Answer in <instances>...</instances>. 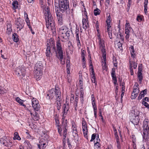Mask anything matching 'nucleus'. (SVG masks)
Segmentation results:
<instances>
[{
  "label": "nucleus",
  "mask_w": 149,
  "mask_h": 149,
  "mask_svg": "<svg viewBox=\"0 0 149 149\" xmlns=\"http://www.w3.org/2000/svg\"><path fill=\"white\" fill-rule=\"evenodd\" d=\"M53 47V49L56 52V56L61 61L63 58V55L60 41L58 40L56 42V49H55V44L54 41H50V40L47 41L46 54L47 57L49 56L51 53L50 47Z\"/></svg>",
  "instance_id": "1"
},
{
  "label": "nucleus",
  "mask_w": 149,
  "mask_h": 149,
  "mask_svg": "<svg viewBox=\"0 0 149 149\" xmlns=\"http://www.w3.org/2000/svg\"><path fill=\"white\" fill-rule=\"evenodd\" d=\"M45 13L46 21V27L49 29L52 30L55 27V23L53 17L52 16L49 10V8L47 7L45 9Z\"/></svg>",
  "instance_id": "2"
},
{
  "label": "nucleus",
  "mask_w": 149,
  "mask_h": 149,
  "mask_svg": "<svg viewBox=\"0 0 149 149\" xmlns=\"http://www.w3.org/2000/svg\"><path fill=\"white\" fill-rule=\"evenodd\" d=\"M58 6L60 11L62 13H70L69 2L68 0H58Z\"/></svg>",
  "instance_id": "3"
},
{
  "label": "nucleus",
  "mask_w": 149,
  "mask_h": 149,
  "mask_svg": "<svg viewBox=\"0 0 149 149\" xmlns=\"http://www.w3.org/2000/svg\"><path fill=\"white\" fill-rule=\"evenodd\" d=\"M47 96L49 97V98L52 99L54 98H55L56 100L58 101L61 99V93L60 90L55 88H52L49 91V93L47 94Z\"/></svg>",
  "instance_id": "4"
},
{
  "label": "nucleus",
  "mask_w": 149,
  "mask_h": 149,
  "mask_svg": "<svg viewBox=\"0 0 149 149\" xmlns=\"http://www.w3.org/2000/svg\"><path fill=\"white\" fill-rule=\"evenodd\" d=\"M143 139L148 140L149 139V120L148 119H145L144 120L143 122Z\"/></svg>",
  "instance_id": "5"
},
{
  "label": "nucleus",
  "mask_w": 149,
  "mask_h": 149,
  "mask_svg": "<svg viewBox=\"0 0 149 149\" xmlns=\"http://www.w3.org/2000/svg\"><path fill=\"white\" fill-rule=\"evenodd\" d=\"M59 32L63 38L67 39L70 36V31L65 26H63L59 29Z\"/></svg>",
  "instance_id": "6"
},
{
  "label": "nucleus",
  "mask_w": 149,
  "mask_h": 149,
  "mask_svg": "<svg viewBox=\"0 0 149 149\" xmlns=\"http://www.w3.org/2000/svg\"><path fill=\"white\" fill-rule=\"evenodd\" d=\"M26 70L25 67L23 65L19 66L16 68L15 73L18 77H23L25 74Z\"/></svg>",
  "instance_id": "7"
},
{
  "label": "nucleus",
  "mask_w": 149,
  "mask_h": 149,
  "mask_svg": "<svg viewBox=\"0 0 149 149\" xmlns=\"http://www.w3.org/2000/svg\"><path fill=\"white\" fill-rule=\"evenodd\" d=\"M15 24L17 29H18L17 31L18 32L21 30L24 26V21L22 19L20 18H17L15 22Z\"/></svg>",
  "instance_id": "8"
},
{
  "label": "nucleus",
  "mask_w": 149,
  "mask_h": 149,
  "mask_svg": "<svg viewBox=\"0 0 149 149\" xmlns=\"http://www.w3.org/2000/svg\"><path fill=\"white\" fill-rule=\"evenodd\" d=\"M99 39V44L100 48L103 53V58L104 59H105L106 58V53L104 42L103 40H101L100 38Z\"/></svg>",
  "instance_id": "9"
},
{
  "label": "nucleus",
  "mask_w": 149,
  "mask_h": 149,
  "mask_svg": "<svg viewBox=\"0 0 149 149\" xmlns=\"http://www.w3.org/2000/svg\"><path fill=\"white\" fill-rule=\"evenodd\" d=\"M32 105L35 111H38L40 108V106L38 100L36 98H33L32 100Z\"/></svg>",
  "instance_id": "10"
},
{
  "label": "nucleus",
  "mask_w": 149,
  "mask_h": 149,
  "mask_svg": "<svg viewBox=\"0 0 149 149\" xmlns=\"http://www.w3.org/2000/svg\"><path fill=\"white\" fill-rule=\"evenodd\" d=\"M61 127L63 129V136L64 137V139H65L67 135V130L68 128L67 127V119H64L63 120L62 124L61 125Z\"/></svg>",
  "instance_id": "11"
},
{
  "label": "nucleus",
  "mask_w": 149,
  "mask_h": 149,
  "mask_svg": "<svg viewBox=\"0 0 149 149\" xmlns=\"http://www.w3.org/2000/svg\"><path fill=\"white\" fill-rule=\"evenodd\" d=\"M82 126L83 134L84 137L87 139L88 129L86 122L84 120H82Z\"/></svg>",
  "instance_id": "12"
},
{
  "label": "nucleus",
  "mask_w": 149,
  "mask_h": 149,
  "mask_svg": "<svg viewBox=\"0 0 149 149\" xmlns=\"http://www.w3.org/2000/svg\"><path fill=\"white\" fill-rule=\"evenodd\" d=\"M130 120L134 125H137L139 123V118L138 116L134 115L130 116Z\"/></svg>",
  "instance_id": "13"
},
{
  "label": "nucleus",
  "mask_w": 149,
  "mask_h": 149,
  "mask_svg": "<svg viewBox=\"0 0 149 149\" xmlns=\"http://www.w3.org/2000/svg\"><path fill=\"white\" fill-rule=\"evenodd\" d=\"M69 109V106L68 104L66 103L65 104H64L63 107V119H65V115L67 113V112H68Z\"/></svg>",
  "instance_id": "14"
},
{
  "label": "nucleus",
  "mask_w": 149,
  "mask_h": 149,
  "mask_svg": "<svg viewBox=\"0 0 149 149\" xmlns=\"http://www.w3.org/2000/svg\"><path fill=\"white\" fill-rule=\"evenodd\" d=\"M75 33L76 34V39L77 42V45L78 47L81 46L80 40L79 38V28L78 26H76L75 30Z\"/></svg>",
  "instance_id": "15"
},
{
  "label": "nucleus",
  "mask_w": 149,
  "mask_h": 149,
  "mask_svg": "<svg viewBox=\"0 0 149 149\" xmlns=\"http://www.w3.org/2000/svg\"><path fill=\"white\" fill-rule=\"evenodd\" d=\"M86 18L83 19L82 20L83 28L85 30L89 27V24H88V19L87 15Z\"/></svg>",
  "instance_id": "16"
},
{
  "label": "nucleus",
  "mask_w": 149,
  "mask_h": 149,
  "mask_svg": "<svg viewBox=\"0 0 149 149\" xmlns=\"http://www.w3.org/2000/svg\"><path fill=\"white\" fill-rule=\"evenodd\" d=\"M90 62L91 63V65L92 66L91 67V81L93 83H95V82L96 78L95 76V74L94 70V69L93 65L92 64V62L91 60H90Z\"/></svg>",
  "instance_id": "17"
},
{
  "label": "nucleus",
  "mask_w": 149,
  "mask_h": 149,
  "mask_svg": "<svg viewBox=\"0 0 149 149\" xmlns=\"http://www.w3.org/2000/svg\"><path fill=\"white\" fill-rule=\"evenodd\" d=\"M130 67L131 70H132V67H133L134 69H135L137 67V63L135 62V60L133 59L132 61L131 59L130 60Z\"/></svg>",
  "instance_id": "18"
},
{
  "label": "nucleus",
  "mask_w": 149,
  "mask_h": 149,
  "mask_svg": "<svg viewBox=\"0 0 149 149\" xmlns=\"http://www.w3.org/2000/svg\"><path fill=\"white\" fill-rule=\"evenodd\" d=\"M36 70H42L43 65L42 62L40 61L37 62L35 65Z\"/></svg>",
  "instance_id": "19"
},
{
  "label": "nucleus",
  "mask_w": 149,
  "mask_h": 149,
  "mask_svg": "<svg viewBox=\"0 0 149 149\" xmlns=\"http://www.w3.org/2000/svg\"><path fill=\"white\" fill-rule=\"evenodd\" d=\"M44 140L42 139L40 140L39 142V144H38V146L39 149H43L45 147V146L46 144Z\"/></svg>",
  "instance_id": "20"
},
{
  "label": "nucleus",
  "mask_w": 149,
  "mask_h": 149,
  "mask_svg": "<svg viewBox=\"0 0 149 149\" xmlns=\"http://www.w3.org/2000/svg\"><path fill=\"white\" fill-rule=\"evenodd\" d=\"M57 19H58V24L60 25H61L63 24V15L61 13H59L58 15H56Z\"/></svg>",
  "instance_id": "21"
},
{
  "label": "nucleus",
  "mask_w": 149,
  "mask_h": 149,
  "mask_svg": "<svg viewBox=\"0 0 149 149\" xmlns=\"http://www.w3.org/2000/svg\"><path fill=\"white\" fill-rule=\"evenodd\" d=\"M31 145L29 143L28 141L24 142L23 146L22 149H30Z\"/></svg>",
  "instance_id": "22"
},
{
  "label": "nucleus",
  "mask_w": 149,
  "mask_h": 149,
  "mask_svg": "<svg viewBox=\"0 0 149 149\" xmlns=\"http://www.w3.org/2000/svg\"><path fill=\"white\" fill-rule=\"evenodd\" d=\"M106 58H105V59H104L103 58V59H102V69L104 70H107V66L106 65Z\"/></svg>",
  "instance_id": "23"
},
{
  "label": "nucleus",
  "mask_w": 149,
  "mask_h": 149,
  "mask_svg": "<svg viewBox=\"0 0 149 149\" xmlns=\"http://www.w3.org/2000/svg\"><path fill=\"white\" fill-rule=\"evenodd\" d=\"M0 141L1 143L6 146H9L10 145V143H8L6 140H3V139H1Z\"/></svg>",
  "instance_id": "24"
},
{
  "label": "nucleus",
  "mask_w": 149,
  "mask_h": 149,
  "mask_svg": "<svg viewBox=\"0 0 149 149\" xmlns=\"http://www.w3.org/2000/svg\"><path fill=\"white\" fill-rule=\"evenodd\" d=\"M16 100L17 102L20 104L21 105L24 106L25 108L26 107V106L23 104V100L21 99L19 97H17Z\"/></svg>",
  "instance_id": "25"
},
{
  "label": "nucleus",
  "mask_w": 149,
  "mask_h": 149,
  "mask_svg": "<svg viewBox=\"0 0 149 149\" xmlns=\"http://www.w3.org/2000/svg\"><path fill=\"white\" fill-rule=\"evenodd\" d=\"M36 76L37 79L39 78L40 76L42 75V70H36Z\"/></svg>",
  "instance_id": "26"
},
{
  "label": "nucleus",
  "mask_w": 149,
  "mask_h": 149,
  "mask_svg": "<svg viewBox=\"0 0 149 149\" xmlns=\"http://www.w3.org/2000/svg\"><path fill=\"white\" fill-rule=\"evenodd\" d=\"M115 69L114 68L112 69V72L111 73V76L113 79H114L116 81V76L115 75Z\"/></svg>",
  "instance_id": "27"
},
{
  "label": "nucleus",
  "mask_w": 149,
  "mask_h": 149,
  "mask_svg": "<svg viewBox=\"0 0 149 149\" xmlns=\"http://www.w3.org/2000/svg\"><path fill=\"white\" fill-rule=\"evenodd\" d=\"M62 102V99L60 100H58V101H57V107L58 110H59L61 109V106Z\"/></svg>",
  "instance_id": "28"
},
{
  "label": "nucleus",
  "mask_w": 149,
  "mask_h": 149,
  "mask_svg": "<svg viewBox=\"0 0 149 149\" xmlns=\"http://www.w3.org/2000/svg\"><path fill=\"white\" fill-rule=\"evenodd\" d=\"M145 1L144 3V11L145 12V14H146L148 12L147 10V4H148V0H146H146H145Z\"/></svg>",
  "instance_id": "29"
},
{
  "label": "nucleus",
  "mask_w": 149,
  "mask_h": 149,
  "mask_svg": "<svg viewBox=\"0 0 149 149\" xmlns=\"http://www.w3.org/2000/svg\"><path fill=\"white\" fill-rule=\"evenodd\" d=\"M13 40L16 42H17L19 41V38H18V36L17 34L15 33H14L13 34Z\"/></svg>",
  "instance_id": "30"
},
{
  "label": "nucleus",
  "mask_w": 149,
  "mask_h": 149,
  "mask_svg": "<svg viewBox=\"0 0 149 149\" xmlns=\"http://www.w3.org/2000/svg\"><path fill=\"white\" fill-rule=\"evenodd\" d=\"M134 89L133 92L135 93L136 94H138L139 93V90L138 87L137 86H134Z\"/></svg>",
  "instance_id": "31"
},
{
  "label": "nucleus",
  "mask_w": 149,
  "mask_h": 149,
  "mask_svg": "<svg viewBox=\"0 0 149 149\" xmlns=\"http://www.w3.org/2000/svg\"><path fill=\"white\" fill-rule=\"evenodd\" d=\"M13 139L14 140L17 139L19 140H21V138L18 135V134L17 132H15V133Z\"/></svg>",
  "instance_id": "32"
},
{
  "label": "nucleus",
  "mask_w": 149,
  "mask_h": 149,
  "mask_svg": "<svg viewBox=\"0 0 149 149\" xmlns=\"http://www.w3.org/2000/svg\"><path fill=\"white\" fill-rule=\"evenodd\" d=\"M138 76L140 83L141 82L142 79L143 77L142 76V74L141 72H138Z\"/></svg>",
  "instance_id": "33"
},
{
  "label": "nucleus",
  "mask_w": 149,
  "mask_h": 149,
  "mask_svg": "<svg viewBox=\"0 0 149 149\" xmlns=\"http://www.w3.org/2000/svg\"><path fill=\"white\" fill-rule=\"evenodd\" d=\"M100 12V10L98 8H96L94 10V14L96 16L99 15Z\"/></svg>",
  "instance_id": "34"
},
{
  "label": "nucleus",
  "mask_w": 149,
  "mask_h": 149,
  "mask_svg": "<svg viewBox=\"0 0 149 149\" xmlns=\"http://www.w3.org/2000/svg\"><path fill=\"white\" fill-rule=\"evenodd\" d=\"M18 2L17 1H14L12 3V5L15 9H16L17 7Z\"/></svg>",
  "instance_id": "35"
},
{
  "label": "nucleus",
  "mask_w": 149,
  "mask_h": 149,
  "mask_svg": "<svg viewBox=\"0 0 149 149\" xmlns=\"http://www.w3.org/2000/svg\"><path fill=\"white\" fill-rule=\"evenodd\" d=\"M100 147V144L99 143V141H97L96 143L94 144L95 149H98Z\"/></svg>",
  "instance_id": "36"
},
{
  "label": "nucleus",
  "mask_w": 149,
  "mask_h": 149,
  "mask_svg": "<svg viewBox=\"0 0 149 149\" xmlns=\"http://www.w3.org/2000/svg\"><path fill=\"white\" fill-rule=\"evenodd\" d=\"M114 135L115 136V138L117 139V142L118 143L119 142V138L117 132H115Z\"/></svg>",
  "instance_id": "37"
},
{
  "label": "nucleus",
  "mask_w": 149,
  "mask_h": 149,
  "mask_svg": "<svg viewBox=\"0 0 149 149\" xmlns=\"http://www.w3.org/2000/svg\"><path fill=\"white\" fill-rule=\"evenodd\" d=\"M138 94H136L135 93L132 92V99H135V98L137 96Z\"/></svg>",
  "instance_id": "38"
},
{
  "label": "nucleus",
  "mask_w": 149,
  "mask_h": 149,
  "mask_svg": "<svg viewBox=\"0 0 149 149\" xmlns=\"http://www.w3.org/2000/svg\"><path fill=\"white\" fill-rule=\"evenodd\" d=\"M110 18V16L109 15L107 18L106 20V22L107 24H110L111 22Z\"/></svg>",
  "instance_id": "39"
},
{
  "label": "nucleus",
  "mask_w": 149,
  "mask_h": 149,
  "mask_svg": "<svg viewBox=\"0 0 149 149\" xmlns=\"http://www.w3.org/2000/svg\"><path fill=\"white\" fill-rule=\"evenodd\" d=\"M92 104L93 108V110H97V107L95 102V101L92 102Z\"/></svg>",
  "instance_id": "40"
},
{
  "label": "nucleus",
  "mask_w": 149,
  "mask_h": 149,
  "mask_svg": "<svg viewBox=\"0 0 149 149\" xmlns=\"http://www.w3.org/2000/svg\"><path fill=\"white\" fill-rule=\"evenodd\" d=\"M55 9L56 15L57 14L58 15L59 13H60L59 12V8L57 7H55Z\"/></svg>",
  "instance_id": "41"
},
{
  "label": "nucleus",
  "mask_w": 149,
  "mask_h": 149,
  "mask_svg": "<svg viewBox=\"0 0 149 149\" xmlns=\"http://www.w3.org/2000/svg\"><path fill=\"white\" fill-rule=\"evenodd\" d=\"M78 100V96L77 95H76L75 98V100L74 102V105H77Z\"/></svg>",
  "instance_id": "42"
},
{
  "label": "nucleus",
  "mask_w": 149,
  "mask_h": 149,
  "mask_svg": "<svg viewBox=\"0 0 149 149\" xmlns=\"http://www.w3.org/2000/svg\"><path fill=\"white\" fill-rule=\"evenodd\" d=\"M143 104H144L148 108H149V105L145 101H143L142 102Z\"/></svg>",
  "instance_id": "43"
},
{
  "label": "nucleus",
  "mask_w": 149,
  "mask_h": 149,
  "mask_svg": "<svg viewBox=\"0 0 149 149\" xmlns=\"http://www.w3.org/2000/svg\"><path fill=\"white\" fill-rule=\"evenodd\" d=\"M7 29H12L11 24L10 23H8L7 24Z\"/></svg>",
  "instance_id": "44"
},
{
  "label": "nucleus",
  "mask_w": 149,
  "mask_h": 149,
  "mask_svg": "<svg viewBox=\"0 0 149 149\" xmlns=\"http://www.w3.org/2000/svg\"><path fill=\"white\" fill-rule=\"evenodd\" d=\"M142 65L141 64L139 66L138 71V72H141L142 71Z\"/></svg>",
  "instance_id": "45"
},
{
  "label": "nucleus",
  "mask_w": 149,
  "mask_h": 149,
  "mask_svg": "<svg viewBox=\"0 0 149 149\" xmlns=\"http://www.w3.org/2000/svg\"><path fill=\"white\" fill-rule=\"evenodd\" d=\"M107 32L108 33L109 38L110 39H111L112 38V31H108Z\"/></svg>",
  "instance_id": "46"
},
{
  "label": "nucleus",
  "mask_w": 149,
  "mask_h": 149,
  "mask_svg": "<svg viewBox=\"0 0 149 149\" xmlns=\"http://www.w3.org/2000/svg\"><path fill=\"white\" fill-rule=\"evenodd\" d=\"M67 72L68 74H69L70 73V68L69 66L68 65V64L67 65Z\"/></svg>",
  "instance_id": "47"
},
{
  "label": "nucleus",
  "mask_w": 149,
  "mask_h": 149,
  "mask_svg": "<svg viewBox=\"0 0 149 149\" xmlns=\"http://www.w3.org/2000/svg\"><path fill=\"white\" fill-rule=\"evenodd\" d=\"M96 137V134H93L91 136V139L90 141H92L93 140H94L95 138Z\"/></svg>",
  "instance_id": "48"
},
{
  "label": "nucleus",
  "mask_w": 149,
  "mask_h": 149,
  "mask_svg": "<svg viewBox=\"0 0 149 149\" xmlns=\"http://www.w3.org/2000/svg\"><path fill=\"white\" fill-rule=\"evenodd\" d=\"M117 46L118 47V48H119L121 49V48L122 47V43H120L119 41L117 43Z\"/></svg>",
  "instance_id": "49"
},
{
  "label": "nucleus",
  "mask_w": 149,
  "mask_h": 149,
  "mask_svg": "<svg viewBox=\"0 0 149 149\" xmlns=\"http://www.w3.org/2000/svg\"><path fill=\"white\" fill-rule=\"evenodd\" d=\"M135 142H136V141H135V140H133L132 141V142L133 143V148L134 149H136V144L135 143Z\"/></svg>",
  "instance_id": "50"
},
{
  "label": "nucleus",
  "mask_w": 149,
  "mask_h": 149,
  "mask_svg": "<svg viewBox=\"0 0 149 149\" xmlns=\"http://www.w3.org/2000/svg\"><path fill=\"white\" fill-rule=\"evenodd\" d=\"M136 19L139 22H141L142 20V18L140 16H138Z\"/></svg>",
  "instance_id": "51"
},
{
  "label": "nucleus",
  "mask_w": 149,
  "mask_h": 149,
  "mask_svg": "<svg viewBox=\"0 0 149 149\" xmlns=\"http://www.w3.org/2000/svg\"><path fill=\"white\" fill-rule=\"evenodd\" d=\"M130 50H131V54L134 53L135 51H134V47L132 46H131Z\"/></svg>",
  "instance_id": "52"
},
{
  "label": "nucleus",
  "mask_w": 149,
  "mask_h": 149,
  "mask_svg": "<svg viewBox=\"0 0 149 149\" xmlns=\"http://www.w3.org/2000/svg\"><path fill=\"white\" fill-rule=\"evenodd\" d=\"M107 31H111V29H110V28L111 27V26H110V24H107Z\"/></svg>",
  "instance_id": "53"
},
{
  "label": "nucleus",
  "mask_w": 149,
  "mask_h": 149,
  "mask_svg": "<svg viewBox=\"0 0 149 149\" xmlns=\"http://www.w3.org/2000/svg\"><path fill=\"white\" fill-rule=\"evenodd\" d=\"M12 29H7L6 33L8 34H10L12 31Z\"/></svg>",
  "instance_id": "54"
},
{
  "label": "nucleus",
  "mask_w": 149,
  "mask_h": 149,
  "mask_svg": "<svg viewBox=\"0 0 149 149\" xmlns=\"http://www.w3.org/2000/svg\"><path fill=\"white\" fill-rule=\"evenodd\" d=\"M147 90L146 89H145L143 90L142 91H141V92L143 93L144 94H146L147 93Z\"/></svg>",
  "instance_id": "55"
},
{
  "label": "nucleus",
  "mask_w": 149,
  "mask_h": 149,
  "mask_svg": "<svg viewBox=\"0 0 149 149\" xmlns=\"http://www.w3.org/2000/svg\"><path fill=\"white\" fill-rule=\"evenodd\" d=\"M35 117H36V119L37 120H38V115L37 113L35 112L34 113V114L33 115Z\"/></svg>",
  "instance_id": "56"
},
{
  "label": "nucleus",
  "mask_w": 149,
  "mask_h": 149,
  "mask_svg": "<svg viewBox=\"0 0 149 149\" xmlns=\"http://www.w3.org/2000/svg\"><path fill=\"white\" fill-rule=\"evenodd\" d=\"M131 5H130V4H127V12H128L129 11Z\"/></svg>",
  "instance_id": "57"
},
{
  "label": "nucleus",
  "mask_w": 149,
  "mask_h": 149,
  "mask_svg": "<svg viewBox=\"0 0 149 149\" xmlns=\"http://www.w3.org/2000/svg\"><path fill=\"white\" fill-rule=\"evenodd\" d=\"M94 116L95 118H96L97 117V110H94Z\"/></svg>",
  "instance_id": "58"
},
{
  "label": "nucleus",
  "mask_w": 149,
  "mask_h": 149,
  "mask_svg": "<svg viewBox=\"0 0 149 149\" xmlns=\"http://www.w3.org/2000/svg\"><path fill=\"white\" fill-rule=\"evenodd\" d=\"M125 33L126 34H129L130 32V31L129 29H125Z\"/></svg>",
  "instance_id": "59"
},
{
  "label": "nucleus",
  "mask_w": 149,
  "mask_h": 149,
  "mask_svg": "<svg viewBox=\"0 0 149 149\" xmlns=\"http://www.w3.org/2000/svg\"><path fill=\"white\" fill-rule=\"evenodd\" d=\"M143 100L145 101L148 102L149 101V98L148 97H146L144 99H143Z\"/></svg>",
  "instance_id": "60"
},
{
  "label": "nucleus",
  "mask_w": 149,
  "mask_h": 149,
  "mask_svg": "<svg viewBox=\"0 0 149 149\" xmlns=\"http://www.w3.org/2000/svg\"><path fill=\"white\" fill-rule=\"evenodd\" d=\"M96 29H97V31H98V30L97 29L99 27V26H98V21H97L96 23Z\"/></svg>",
  "instance_id": "61"
},
{
  "label": "nucleus",
  "mask_w": 149,
  "mask_h": 149,
  "mask_svg": "<svg viewBox=\"0 0 149 149\" xmlns=\"http://www.w3.org/2000/svg\"><path fill=\"white\" fill-rule=\"evenodd\" d=\"M82 65L83 67L84 68L86 67V62H82Z\"/></svg>",
  "instance_id": "62"
},
{
  "label": "nucleus",
  "mask_w": 149,
  "mask_h": 149,
  "mask_svg": "<svg viewBox=\"0 0 149 149\" xmlns=\"http://www.w3.org/2000/svg\"><path fill=\"white\" fill-rule=\"evenodd\" d=\"M91 98H92L91 100H92V102L95 101V98L94 97V95H92Z\"/></svg>",
  "instance_id": "63"
},
{
  "label": "nucleus",
  "mask_w": 149,
  "mask_h": 149,
  "mask_svg": "<svg viewBox=\"0 0 149 149\" xmlns=\"http://www.w3.org/2000/svg\"><path fill=\"white\" fill-rule=\"evenodd\" d=\"M99 114H100V116L102 117V119H103V116H102V112L101 111L100 109V110H99Z\"/></svg>",
  "instance_id": "64"
}]
</instances>
